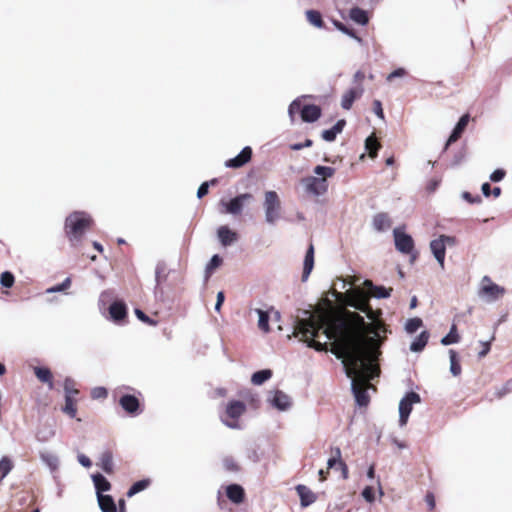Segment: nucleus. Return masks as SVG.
<instances>
[{
    "mask_svg": "<svg viewBox=\"0 0 512 512\" xmlns=\"http://www.w3.org/2000/svg\"><path fill=\"white\" fill-rule=\"evenodd\" d=\"M325 323L324 317L298 318L295 321L293 334L295 337H299L307 347L316 351L326 350V343L316 340L321 332L327 340L338 343L340 351L335 355L342 360L344 372L351 379V392L357 405L365 407L369 403V395L365 386L373 378L374 368L370 363L364 362L359 354L357 342L351 335L344 319H333L329 328H325Z\"/></svg>",
    "mask_w": 512,
    "mask_h": 512,
    "instance_id": "obj_1",
    "label": "nucleus"
},
{
    "mask_svg": "<svg viewBox=\"0 0 512 512\" xmlns=\"http://www.w3.org/2000/svg\"><path fill=\"white\" fill-rule=\"evenodd\" d=\"M93 223V219L85 211H74L65 219V233L70 243L75 246L81 242L84 232Z\"/></svg>",
    "mask_w": 512,
    "mask_h": 512,
    "instance_id": "obj_2",
    "label": "nucleus"
},
{
    "mask_svg": "<svg viewBox=\"0 0 512 512\" xmlns=\"http://www.w3.org/2000/svg\"><path fill=\"white\" fill-rule=\"evenodd\" d=\"M263 210L265 223L271 227L276 226L282 219V203L276 191L269 190L264 194Z\"/></svg>",
    "mask_w": 512,
    "mask_h": 512,
    "instance_id": "obj_3",
    "label": "nucleus"
},
{
    "mask_svg": "<svg viewBox=\"0 0 512 512\" xmlns=\"http://www.w3.org/2000/svg\"><path fill=\"white\" fill-rule=\"evenodd\" d=\"M246 404L241 400H231L227 403L225 412L221 414V422L233 430H242L240 417L246 412Z\"/></svg>",
    "mask_w": 512,
    "mask_h": 512,
    "instance_id": "obj_4",
    "label": "nucleus"
},
{
    "mask_svg": "<svg viewBox=\"0 0 512 512\" xmlns=\"http://www.w3.org/2000/svg\"><path fill=\"white\" fill-rule=\"evenodd\" d=\"M97 492V499L99 507L102 512H117V507L114 499L110 495L104 494L105 491L110 490L111 482H94Z\"/></svg>",
    "mask_w": 512,
    "mask_h": 512,
    "instance_id": "obj_5",
    "label": "nucleus"
},
{
    "mask_svg": "<svg viewBox=\"0 0 512 512\" xmlns=\"http://www.w3.org/2000/svg\"><path fill=\"white\" fill-rule=\"evenodd\" d=\"M421 401L420 395L414 391L407 392L399 403V425L402 427L407 424L411 414L413 404Z\"/></svg>",
    "mask_w": 512,
    "mask_h": 512,
    "instance_id": "obj_6",
    "label": "nucleus"
},
{
    "mask_svg": "<svg viewBox=\"0 0 512 512\" xmlns=\"http://www.w3.org/2000/svg\"><path fill=\"white\" fill-rule=\"evenodd\" d=\"M267 402L278 411H287L292 406L291 397L279 389L268 392Z\"/></svg>",
    "mask_w": 512,
    "mask_h": 512,
    "instance_id": "obj_7",
    "label": "nucleus"
},
{
    "mask_svg": "<svg viewBox=\"0 0 512 512\" xmlns=\"http://www.w3.org/2000/svg\"><path fill=\"white\" fill-rule=\"evenodd\" d=\"M395 248L403 254H412L414 251V240L412 236L401 228L393 230Z\"/></svg>",
    "mask_w": 512,
    "mask_h": 512,
    "instance_id": "obj_8",
    "label": "nucleus"
},
{
    "mask_svg": "<svg viewBox=\"0 0 512 512\" xmlns=\"http://www.w3.org/2000/svg\"><path fill=\"white\" fill-rule=\"evenodd\" d=\"M302 184L305 190L314 196H321L328 190V183L324 178L309 176L302 179Z\"/></svg>",
    "mask_w": 512,
    "mask_h": 512,
    "instance_id": "obj_9",
    "label": "nucleus"
},
{
    "mask_svg": "<svg viewBox=\"0 0 512 512\" xmlns=\"http://www.w3.org/2000/svg\"><path fill=\"white\" fill-rule=\"evenodd\" d=\"M121 408L131 416H137L142 413L139 399L132 394H123L119 398Z\"/></svg>",
    "mask_w": 512,
    "mask_h": 512,
    "instance_id": "obj_10",
    "label": "nucleus"
},
{
    "mask_svg": "<svg viewBox=\"0 0 512 512\" xmlns=\"http://www.w3.org/2000/svg\"><path fill=\"white\" fill-rule=\"evenodd\" d=\"M127 306L122 300L113 301L108 309L109 319L115 324L121 325L127 318Z\"/></svg>",
    "mask_w": 512,
    "mask_h": 512,
    "instance_id": "obj_11",
    "label": "nucleus"
},
{
    "mask_svg": "<svg viewBox=\"0 0 512 512\" xmlns=\"http://www.w3.org/2000/svg\"><path fill=\"white\" fill-rule=\"evenodd\" d=\"M469 121H470V115L468 113L463 114L459 118L458 122L454 126L450 136L448 137V139L445 143L442 153H444L452 143L456 142L462 136Z\"/></svg>",
    "mask_w": 512,
    "mask_h": 512,
    "instance_id": "obj_12",
    "label": "nucleus"
},
{
    "mask_svg": "<svg viewBox=\"0 0 512 512\" xmlns=\"http://www.w3.org/2000/svg\"><path fill=\"white\" fill-rule=\"evenodd\" d=\"M322 115V109L316 104H305L300 103V117L303 122L314 123L320 119Z\"/></svg>",
    "mask_w": 512,
    "mask_h": 512,
    "instance_id": "obj_13",
    "label": "nucleus"
},
{
    "mask_svg": "<svg viewBox=\"0 0 512 512\" xmlns=\"http://www.w3.org/2000/svg\"><path fill=\"white\" fill-rule=\"evenodd\" d=\"M252 149L250 146H245L238 155L225 161V167L237 169L244 166L251 160Z\"/></svg>",
    "mask_w": 512,
    "mask_h": 512,
    "instance_id": "obj_14",
    "label": "nucleus"
},
{
    "mask_svg": "<svg viewBox=\"0 0 512 512\" xmlns=\"http://www.w3.org/2000/svg\"><path fill=\"white\" fill-rule=\"evenodd\" d=\"M167 266L165 262L159 261L155 267V288L154 294L156 298H161L163 296V289L161 288V283L167 278Z\"/></svg>",
    "mask_w": 512,
    "mask_h": 512,
    "instance_id": "obj_15",
    "label": "nucleus"
},
{
    "mask_svg": "<svg viewBox=\"0 0 512 512\" xmlns=\"http://www.w3.org/2000/svg\"><path fill=\"white\" fill-rule=\"evenodd\" d=\"M295 490L300 498L301 507L306 508L317 500V494L314 493L308 486L299 484Z\"/></svg>",
    "mask_w": 512,
    "mask_h": 512,
    "instance_id": "obj_16",
    "label": "nucleus"
},
{
    "mask_svg": "<svg viewBox=\"0 0 512 512\" xmlns=\"http://www.w3.org/2000/svg\"><path fill=\"white\" fill-rule=\"evenodd\" d=\"M429 246H430L431 253L433 254L437 263L441 266V268H444V262H445V256H446L445 244L438 237L436 239H433L430 242Z\"/></svg>",
    "mask_w": 512,
    "mask_h": 512,
    "instance_id": "obj_17",
    "label": "nucleus"
},
{
    "mask_svg": "<svg viewBox=\"0 0 512 512\" xmlns=\"http://www.w3.org/2000/svg\"><path fill=\"white\" fill-rule=\"evenodd\" d=\"M217 235L220 243L225 247L230 246L238 239L237 233L228 226H220L217 230Z\"/></svg>",
    "mask_w": 512,
    "mask_h": 512,
    "instance_id": "obj_18",
    "label": "nucleus"
},
{
    "mask_svg": "<svg viewBox=\"0 0 512 512\" xmlns=\"http://www.w3.org/2000/svg\"><path fill=\"white\" fill-rule=\"evenodd\" d=\"M362 93H363L362 87L350 88L342 96L341 107L345 110H349L352 107L354 101L357 98H359L362 95Z\"/></svg>",
    "mask_w": 512,
    "mask_h": 512,
    "instance_id": "obj_19",
    "label": "nucleus"
},
{
    "mask_svg": "<svg viewBox=\"0 0 512 512\" xmlns=\"http://www.w3.org/2000/svg\"><path fill=\"white\" fill-rule=\"evenodd\" d=\"M346 125L345 119H339L330 129L323 130L321 136L327 142H333Z\"/></svg>",
    "mask_w": 512,
    "mask_h": 512,
    "instance_id": "obj_20",
    "label": "nucleus"
},
{
    "mask_svg": "<svg viewBox=\"0 0 512 512\" xmlns=\"http://www.w3.org/2000/svg\"><path fill=\"white\" fill-rule=\"evenodd\" d=\"M314 267V247L312 244L307 248L304 262H303V271H302V281L305 282L310 273L312 272Z\"/></svg>",
    "mask_w": 512,
    "mask_h": 512,
    "instance_id": "obj_21",
    "label": "nucleus"
},
{
    "mask_svg": "<svg viewBox=\"0 0 512 512\" xmlns=\"http://www.w3.org/2000/svg\"><path fill=\"white\" fill-rule=\"evenodd\" d=\"M484 280L490 281L487 276L484 277ZM482 293L487 295L490 300L494 301L505 293V289L496 283L489 282V284L482 287Z\"/></svg>",
    "mask_w": 512,
    "mask_h": 512,
    "instance_id": "obj_22",
    "label": "nucleus"
},
{
    "mask_svg": "<svg viewBox=\"0 0 512 512\" xmlns=\"http://www.w3.org/2000/svg\"><path fill=\"white\" fill-rule=\"evenodd\" d=\"M366 288L374 292V297L377 299H386L391 296L392 288H386L382 285H376L371 280H365Z\"/></svg>",
    "mask_w": 512,
    "mask_h": 512,
    "instance_id": "obj_23",
    "label": "nucleus"
},
{
    "mask_svg": "<svg viewBox=\"0 0 512 512\" xmlns=\"http://www.w3.org/2000/svg\"><path fill=\"white\" fill-rule=\"evenodd\" d=\"M349 18L361 25V26H366L368 23H369V15H368V12L360 7H352L350 10H349Z\"/></svg>",
    "mask_w": 512,
    "mask_h": 512,
    "instance_id": "obj_24",
    "label": "nucleus"
},
{
    "mask_svg": "<svg viewBox=\"0 0 512 512\" xmlns=\"http://www.w3.org/2000/svg\"><path fill=\"white\" fill-rule=\"evenodd\" d=\"M391 224L392 222L387 213H377L373 217L372 225L373 228L378 232L386 231L391 227Z\"/></svg>",
    "mask_w": 512,
    "mask_h": 512,
    "instance_id": "obj_25",
    "label": "nucleus"
},
{
    "mask_svg": "<svg viewBox=\"0 0 512 512\" xmlns=\"http://www.w3.org/2000/svg\"><path fill=\"white\" fill-rule=\"evenodd\" d=\"M97 465L108 475L113 473L114 463L113 455L110 450H105L100 454Z\"/></svg>",
    "mask_w": 512,
    "mask_h": 512,
    "instance_id": "obj_26",
    "label": "nucleus"
},
{
    "mask_svg": "<svg viewBox=\"0 0 512 512\" xmlns=\"http://www.w3.org/2000/svg\"><path fill=\"white\" fill-rule=\"evenodd\" d=\"M335 452H336V457L330 458L327 462L328 468L329 469H333V468L338 469L339 468L342 472V477L344 479H347L348 478V468H347V465L340 459V456H341L340 449L336 448Z\"/></svg>",
    "mask_w": 512,
    "mask_h": 512,
    "instance_id": "obj_27",
    "label": "nucleus"
},
{
    "mask_svg": "<svg viewBox=\"0 0 512 512\" xmlns=\"http://www.w3.org/2000/svg\"><path fill=\"white\" fill-rule=\"evenodd\" d=\"M226 495L232 502L241 503L244 499L245 492L240 485L232 484L226 488Z\"/></svg>",
    "mask_w": 512,
    "mask_h": 512,
    "instance_id": "obj_28",
    "label": "nucleus"
},
{
    "mask_svg": "<svg viewBox=\"0 0 512 512\" xmlns=\"http://www.w3.org/2000/svg\"><path fill=\"white\" fill-rule=\"evenodd\" d=\"M429 340V332L422 331L410 344V350L414 353L421 352L427 345Z\"/></svg>",
    "mask_w": 512,
    "mask_h": 512,
    "instance_id": "obj_29",
    "label": "nucleus"
},
{
    "mask_svg": "<svg viewBox=\"0 0 512 512\" xmlns=\"http://www.w3.org/2000/svg\"><path fill=\"white\" fill-rule=\"evenodd\" d=\"M221 204L225 207V212L238 215L242 212L244 204L241 202L238 196L230 199L228 202L221 201Z\"/></svg>",
    "mask_w": 512,
    "mask_h": 512,
    "instance_id": "obj_30",
    "label": "nucleus"
},
{
    "mask_svg": "<svg viewBox=\"0 0 512 512\" xmlns=\"http://www.w3.org/2000/svg\"><path fill=\"white\" fill-rule=\"evenodd\" d=\"M333 25L335 26V28L338 31H340L343 34H345V35L349 36L350 38L354 39L360 45L363 44V39L360 36H358L357 33L354 31V29H352L351 27H348L347 25H345L343 22H341L339 20H333Z\"/></svg>",
    "mask_w": 512,
    "mask_h": 512,
    "instance_id": "obj_31",
    "label": "nucleus"
},
{
    "mask_svg": "<svg viewBox=\"0 0 512 512\" xmlns=\"http://www.w3.org/2000/svg\"><path fill=\"white\" fill-rule=\"evenodd\" d=\"M272 376L273 372L271 369H261L252 374L251 382L253 385L260 386L271 379Z\"/></svg>",
    "mask_w": 512,
    "mask_h": 512,
    "instance_id": "obj_32",
    "label": "nucleus"
},
{
    "mask_svg": "<svg viewBox=\"0 0 512 512\" xmlns=\"http://www.w3.org/2000/svg\"><path fill=\"white\" fill-rule=\"evenodd\" d=\"M307 21L314 27L322 29L325 27L324 20L322 18V14L318 10H307L305 12Z\"/></svg>",
    "mask_w": 512,
    "mask_h": 512,
    "instance_id": "obj_33",
    "label": "nucleus"
},
{
    "mask_svg": "<svg viewBox=\"0 0 512 512\" xmlns=\"http://www.w3.org/2000/svg\"><path fill=\"white\" fill-rule=\"evenodd\" d=\"M223 262L222 257L219 254H214L205 267V280L207 281L212 273L221 266Z\"/></svg>",
    "mask_w": 512,
    "mask_h": 512,
    "instance_id": "obj_34",
    "label": "nucleus"
},
{
    "mask_svg": "<svg viewBox=\"0 0 512 512\" xmlns=\"http://www.w3.org/2000/svg\"><path fill=\"white\" fill-rule=\"evenodd\" d=\"M34 373H35L36 377L39 379V381H41L43 383H47L50 388L53 387V382H52L53 376H52V372L50 371L49 368L35 367Z\"/></svg>",
    "mask_w": 512,
    "mask_h": 512,
    "instance_id": "obj_35",
    "label": "nucleus"
},
{
    "mask_svg": "<svg viewBox=\"0 0 512 512\" xmlns=\"http://www.w3.org/2000/svg\"><path fill=\"white\" fill-rule=\"evenodd\" d=\"M460 341V335L457 330V326L455 324H452L448 334H446L442 339L440 340V343L444 346L456 344Z\"/></svg>",
    "mask_w": 512,
    "mask_h": 512,
    "instance_id": "obj_36",
    "label": "nucleus"
},
{
    "mask_svg": "<svg viewBox=\"0 0 512 512\" xmlns=\"http://www.w3.org/2000/svg\"><path fill=\"white\" fill-rule=\"evenodd\" d=\"M55 435V431L51 425H43L40 429H38L36 433V438L40 442H47Z\"/></svg>",
    "mask_w": 512,
    "mask_h": 512,
    "instance_id": "obj_37",
    "label": "nucleus"
},
{
    "mask_svg": "<svg viewBox=\"0 0 512 512\" xmlns=\"http://www.w3.org/2000/svg\"><path fill=\"white\" fill-rule=\"evenodd\" d=\"M255 312L258 314V327L263 332H269L270 326H269V319L270 316L267 311H264L262 309H256Z\"/></svg>",
    "mask_w": 512,
    "mask_h": 512,
    "instance_id": "obj_38",
    "label": "nucleus"
},
{
    "mask_svg": "<svg viewBox=\"0 0 512 512\" xmlns=\"http://www.w3.org/2000/svg\"><path fill=\"white\" fill-rule=\"evenodd\" d=\"M449 358H450V372L453 376H459L461 374V365L458 360V354L455 350H449Z\"/></svg>",
    "mask_w": 512,
    "mask_h": 512,
    "instance_id": "obj_39",
    "label": "nucleus"
},
{
    "mask_svg": "<svg viewBox=\"0 0 512 512\" xmlns=\"http://www.w3.org/2000/svg\"><path fill=\"white\" fill-rule=\"evenodd\" d=\"M308 97H311V96L303 95V96L297 97L290 103V105L288 107V116L290 118L291 123H294V121H295V114L297 112L300 113V101H302V99L308 98Z\"/></svg>",
    "mask_w": 512,
    "mask_h": 512,
    "instance_id": "obj_40",
    "label": "nucleus"
},
{
    "mask_svg": "<svg viewBox=\"0 0 512 512\" xmlns=\"http://www.w3.org/2000/svg\"><path fill=\"white\" fill-rule=\"evenodd\" d=\"M63 389L65 397L74 398V396H77L80 393L79 390L75 388V381L70 377L65 378Z\"/></svg>",
    "mask_w": 512,
    "mask_h": 512,
    "instance_id": "obj_41",
    "label": "nucleus"
},
{
    "mask_svg": "<svg viewBox=\"0 0 512 512\" xmlns=\"http://www.w3.org/2000/svg\"><path fill=\"white\" fill-rule=\"evenodd\" d=\"M365 149L371 157H376L380 144L375 137L372 135L367 137L365 140Z\"/></svg>",
    "mask_w": 512,
    "mask_h": 512,
    "instance_id": "obj_42",
    "label": "nucleus"
},
{
    "mask_svg": "<svg viewBox=\"0 0 512 512\" xmlns=\"http://www.w3.org/2000/svg\"><path fill=\"white\" fill-rule=\"evenodd\" d=\"M41 459L52 471L58 468L59 459L55 454L49 452L42 453Z\"/></svg>",
    "mask_w": 512,
    "mask_h": 512,
    "instance_id": "obj_43",
    "label": "nucleus"
},
{
    "mask_svg": "<svg viewBox=\"0 0 512 512\" xmlns=\"http://www.w3.org/2000/svg\"><path fill=\"white\" fill-rule=\"evenodd\" d=\"M13 468L11 459L3 456L0 460V480L4 479Z\"/></svg>",
    "mask_w": 512,
    "mask_h": 512,
    "instance_id": "obj_44",
    "label": "nucleus"
},
{
    "mask_svg": "<svg viewBox=\"0 0 512 512\" xmlns=\"http://www.w3.org/2000/svg\"><path fill=\"white\" fill-rule=\"evenodd\" d=\"M62 411L67 414L70 418H75L77 409L75 407L74 398L65 397V405L62 407Z\"/></svg>",
    "mask_w": 512,
    "mask_h": 512,
    "instance_id": "obj_45",
    "label": "nucleus"
},
{
    "mask_svg": "<svg viewBox=\"0 0 512 512\" xmlns=\"http://www.w3.org/2000/svg\"><path fill=\"white\" fill-rule=\"evenodd\" d=\"M71 286V278L70 277H66L63 282L59 283V284H56L52 287H49L46 289V293L47 294H51V293H59V292H63L65 290H67L68 288H70Z\"/></svg>",
    "mask_w": 512,
    "mask_h": 512,
    "instance_id": "obj_46",
    "label": "nucleus"
},
{
    "mask_svg": "<svg viewBox=\"0 0 512 512\" xmlns=\"http://www.w3.org/2000/svg\"><path fill=\"white\" fill-rule=\"evenodd\" d=\"M423 325L422 319L418 317L410 318L405 324V330L409 334L415 333Z\"/></svg>",
    "mask_w": 512,
    "mask_h": 512,
    "instance_id": "obj_47",
    "label": "nucleus"
},
{
    "mask_svg": "<svg viewBox=\"0 0 512 512\" xmlns=\"http://www.w3.org/2000/svg\"><path fill=\"white\" fill-rule=\"evenodd\" d=\"M134 313L141 322L149 325V326H157L158 321L154 320L153 318L149 317L143 310L140 308H135Z\"/></svg>",
    "mask_w": 512,
    "mask_h": 512,
    "instance_id": "obj_48",
    "label": "nucleus"
},
{
    "mask_svg": "<svg viewBox=\"0 0 512 512\" xmlns=\"http://www.w3.org/2000/svg\"><path fill=\"white\" fill-rule=\"evenodd\" d=\"M313 172L318 175V176H321L322 178H327V177H332L335 173V169L333 167H330V166H322V165H317Z\"/></svg>",
    "mask_w": 512,
    "mask_h": 512,
    "instance_id": "obj_49",
    "label": "nucleus"
},
{
    "mask_svg": "<svg viewBox=\"0 0 512 512\" xmlns=\"http://www.w3.org/2000/svg\"><path fill=\"white\" fill-rule=\"evenodd\" d=\"M15 277L10 271H4L0 275V284L5 288H11L14 285Z\"/></svg>",
    "mask_w": 512,
    "mask_h": 512,
    "instance_id": "obj_50",
    "label": "nucleus"
},
{
    "mask_svg": "<svg viewBox=\"0 0 512 512\" xmlns=\"http://www.w3.org/2000/svg\"><path fill=\"white\" fill-rule=\"evenodd\" d=\"M512 391V379L507 381L503 386L500 388H496L495 390V396L497 398H502L503 396L507 395Z\"/></svg>",
    "mask_w": 512,
    "mask_h": 512,
    "instance_id": "obj_51",
    "label": "nucleus"
},
{
    "mask_svg": "<svg viewBox=\"0 0 512 512\" xmlns=\"http://www.w3.org/2000/svg\"><path fill=\"white\" fill-rule=\"evenodd\" d=\"M223 467L227 470V471H238L239 470V466L237 464V462L235 461V459L231 456H227L223 459Z\"/></svg>",
    "mask_w": 512,
    "mask_h": 512,
    "instance_id": "obj_52",
    "label": "nucleus"
},
{
    "mask_svg": "<svg viewBox=\"0 0 512 512\" xmlns=\"http://www.w3.org/2000/svg\"><path fill=\"white\" fill-rule=\"evenodd\" d=\"M108 396V390L105 387H94L91 390V397L93 399H105Z\"/></svg>",
    "mask_w": 512,
    "mask_h": 512,
    "instance_id": "obj_53",
    "label": "nucleus"
},
{
    "mask_svg": "<svg viewBox=\"0 0 512 512\" xmlns=\"http://www.w3.org/2000/svg\"><path fill=\"white\" fill-rule=\"evenodd\" d=\"M376 489L373 486H366L362 491L363 498L372 503L375 500Z\"/></svg>",
    "mask_w": 512,
    "mask_h": 512,
    "instance_id": "obj_54",
    "label": "nucleus"
},
{
    "mask_svg": "<svg viewBox=\"0 0 512 512\" xmlns=\"http://www.w3.org/2000/svg\"><path fill=\"white\" fill-rule=\"evenodd\" d=\"M149 483L150 482H135L134 485L129 489L127 495L129 497L133 496L134 494L147 488Z\"/></svg>",
    "mask_w": 512,
    "mask_h": 512,
    "instance_id": "obj_55",
    "label": "nucleus"
},
{
    "mask_svg": "<svg viewBox=\"0 0 512 512\" xmlns=\"http://www.w3.org/2000/svg\"><path fill=\"white\" fill-rule=\"evenodd\" d=\"M462 198L470 204H480L482 202V197L480 195H472L467 191L462 193Z\"/></svg>",
    "mask_w": 512,
    "mask_h": 512,
    "instance_id": "obj_56",
    "label": "nucleus"
},
{
    "mask_svg": "<svg viewBox=\"0 0 512 512\" xmlns=\"http://www.w3.org/2000/svg\"><path fill=\"white\" fill-rule=\"evenodd\" d=\"M506 175V172L504 169L502 168H498V169H495L491 174H490V177L489 179L492 181V182H500L504 179Z\"/></svg>",
    "mask_w": 512,
    "mask_h": 512,
    "instance_id": "obj_57",
    "label": "nucleus"
},
{
    "mask_svg": "<svg viewBox=\"0 0 512 512\" xmlns=\"http://www.w3.org/2000/svg\"><path fill=\"white\" fill-rule=\"evenodd\" d=\"M464 159H465V151L463 149H461L455 153L450 166L456 167V166L460 165L464 161Z\"/></svg>",
    "mask_w": 512,
    "mask_h": 512,
    "instance_id": "obj_58",
    "label": "nucleus"
},
{
    "mask_svg": "<svg viewBox=\"0 0 512 512\" xmlns=\"http://www.w3.org/2000/svg\"><path fill=\"white\" fill-rule=\"evenodd\" d=\"M439 238H440V239L442 240V242L445 244V248H447V246H449V247H454V246H456V244H457V239H456V237H454V236L441 234V235L439 236Z\"/></svg>",
    "mask_w": 512,
    "mask_h": 512,
    "instance_id": "obj_59",
    "label": "nucleus"
},
{
    "mask_svg": "<svg viewBox=\"0 0 512 512\" xmlns=\"http://www.w3.org/2000/svg\"><path fill=\"white\" fill-rule=\"evenodd\" d=\"M373 112L377 117H379L381 120H384V111L382 108V103L380 100H374L373 101Z\"/></svg>",
    "mask_w": 512,
    "mask_h": 512,
    "instance_id": "obj_60",
    "label": "nucleus"
},
{
    "mask_svg": "<svg viewBox=\"0 0 512 512\" xmlns=\"http://www.w3.org/2000/svg\"><path fill=\"white\" fill-rule=\"evenodd\" d=\"M313 145V141L311 139H306L303 143H293L290 145V149L293 151H299L303 148H308Z\"/></svg>",
    "mask_w": 512,
    "mask_h": 512,
    "instance_id": "obj_61",
    "label": "nucleus"
},
{
    "mask_svg": "<svg viewBox=\"0 0 512 512\" xmlns=\"http://www.w3.org/2000/svg\"><path fill=\"white\" fill-rule=\"evenodd\" d=\"M406 70L402 67H399L397 69H395L394 71H392L388 76H387V81H391L392 79L394 78H398V77H403L406 75Z\"/></svg>",
    "mask_w": 512,
    "mask_h": 512,
    "instance_id": "obj_62",
    "label": "nucleus"
},
{
    "mask_svg": "<svg viewBox=\"0 0 512 512\" xmlns=\"http://www.w3.org/2000/svg\"><path fill=\"white\" fill-rule=\"evenodd\" d=\"M425 502L428 506L429 511H433L435 509L436 503H435V496L432 492H428L425 496Z\"/></svg>",
    "mask_w": 512,
    "mask_h": 512,
    "instance_id": "obj_63",
    "label": "nucleus"
},
{
    "mask_svg": "<svg viewBox=\"0 0 512 512\" xmlns=\"http://www.w3.org/2000/svg\"><path fill=\"white\" fill-rule=\"evenodd\" d=\"M208 192H209V183H207V182H203V183L199 186V188H198V190H197V197H198L199 199H201V198H203L204 196H206V195L208 194Z\"/></svg>",
    "mask_w": 512,
    "mask_h": 512,
    "instance_id": "obj_64",
    "label": "nucleus"
}]
</instances>
